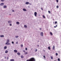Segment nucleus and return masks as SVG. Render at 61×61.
Here are the masks:
<instances>
[{"mask_svg": "<svg viewBox=\"0 0 61 61\" xmlns=\"http://www.w3.org/2000/svg\"><path fill=\"white\" fill-rule=\"evenodd\" d=\"M26 61H36V60L34 58H32L29 60H27Z\"/></svg>", "mask_w": 61, "mask_h": 61, "instance_id": "1", "label": "nucleus"}, {"mask_svg": "<svg viewBox=\"0 0 61 61\" xmlns=\"http://www.w3.org/2000/svg\"><path fill=\"white\" fill-rule=\"evenodd\" d=\"M9 40H7V41L6 43H5L6 45H10V43H9Z\"/></svg>", "mask_w": 61, "mask_h": 61, "instance_id": "2", "label": "nucleus"}, {"mask_svg": "<svg viewBox=\"0 0 61 61\" xmlns=\"http://www.w3.org/2000/svg\"><path fill=\"white\" fill-rule=\"evenodd\" d=\"M37 12H34V15L35 16H37V15H37Z\"/></svg>", "mask_w": 61, "mask_h": 61, "instance_id": "3", "label": "nucleus"}, {"mask_svg": "<svg viewBox=\"0 0 61 61\" xmlns=\"http://www.w3.org/2000/svg\"><path fill=\"white\" fill-rule=\"evenodd\" d=\"M14 52L15 53H17V51L16 50H14Z\"/></svg>", "mask_w": 61, "mask_h": 61, "instance_id": "4", "label": "nucleus"}, {"mask_svg": "<svg viewBox=\"0 0 61 61\" xmlns=\"http://www.w3.org/2000/svg\"><path fill=\"white\" fill-rule=\"evenodd\" d=\"M41 35L42 36H43V33L42 32L41 33Z\"/></svg>", "mask_w": 61, "mask_h": 61, "instance_id": "5", "label": "nucleus"}, {"mask_svg": "<svg viewBox=\"0 0 61 61\" xmlns=\"http://www.w3.org/2000/svg\"><path fill=\"white\" fill-rule=\"evenodd\" d=\"M16 24L17 25H19L20 23H19V22H16Z\"/></svg>", "mask_w": 61, "mask_h": 61, "instance_id": "6", "label": "nucleus"}, {"mask_svg": "<svg viewBox=\"0 0 61 61\" xmlns=\"http://www.w3.org/2000/svg\"><path fill=\"white\" fill-rule=\"evenodd\" d=\"M8 22L9 24H10V23H11L12 21H8Z\"/></svg>", "mask_w": 61, "mask_h": 61, "instance_id": "7", "label": "nucleus"}, {"mask_svg": "<svg viewBox=\"0 0 61 61\" xmlns=\"http://www.w3.org/2000/svg\"><path fill=\"white\" fill-rule=\"evenodd\" d=\"M4 49H7V47L6 46H5L4 47Z\"/></svg>", "mask_w": 61, "mask_h": 61, "instance_id": "8", "label": "nucleus"}, {"mask_svg": "<svg viewBox=\"0 0 61 61\" xmlns=\"http://www.w3.org/2000/svg\"><path fill=\"white\" fill-rule=\"evenodd\" d=\"M23 11H26V9H23Z\"/></svg>", "mask_w": 61, "mask_h": 61, "instance_id": "9", "label": "nucleus"}, {"mask_svg": "<svg viewBox=\"0 0 61 61\" xmlns=\"http://www.w3.org/2000/svg\"><path fill=\"white\" fill-rule=\"evenodd\" d=\"M17 54L18 55V56H20V53L19 52L17 53Z\"/></svg>", "mask_w": 61, "mask_h": 61, "instance_id": "10", "label": "nucleus"}, {"mask_svg": "<svg viewBox=\"0 0 61 61\" xmlns=\"http://www.w3.org/2000/svg\"><path fill=\"white\" fill-rule=\"evenodd\" d=\"M29 2H27L25 3V4H26V5H28V4H29Z\"/></svg>", "mask_w": 61, "mask_h": 61, "instance_id": "11", "label": "nucleus"}, {"mask_svg": "<svg viewBox=\"0 0 61 61\" xmlns=\"http://www.w3.org/2000/svg\"><path fill=\"white\" fill-rule=\"evenodd\" d=\"M3 7L4 8H6V7H7V6L6 5H4L3 6Z\"/></svg>", "mask_w": 61, "mask_h": 61, "instance_id": "12", "label": "nucleus"}, {"mask_svg": "<svg viewBox=\"0 0 61 61\" xmlns=\"http://www.w3.org/2000/svg\"><path fill=\"white\" fill-rule=\"evenodd\" d=\"M4 5V4L3 3H2L0 5Z\"/></svg>", "mask_w": 61, "mask_h": 61, "instance_id": "13", "label": "nucleus"}, {"mask_svg": "<svg viewBox=\"0 0 61 61\" xmlns=\"http://www.w3.org/2000/svg\"><path fill=\"white\" fill-rule=\"evenodd\" d=\"M42 17L43 18H46V17H45V15H43Z\"/></svg>", "mask_w": 61, "mask_h": 61, "instance_id": "14", "label": "nucleus"}, {"mask_svg": "<svg viewBox=\"0 0 61 61\" xmlns=\"http://www.w3.org/2000/svg\"><path fill=\"white\" fill-rule=\"evenodd\" d=\"M24 26L25 28H27V26L26 25H24Z\"/></svg>", "mask_w": 61, "mask_h": 61, "instance_id": "15", "label": "nucleus"}, {"mask_svg": "<svg viewBox=\"0 0 61 61\" xmlns=\"http://www.w3.org/2000/svg\"><path fill=\"white\" fill-rule=\"evenodd\" d=\"M0 37H4V36L3 35H0Z\"/></svg>", "mask_w": 61, "mask_h": 61, "instance_id": "16", "label": "nucleus"}, {"mask_svg": "<svg viewBox=\"0 0 61 61\" xmlns=\"http://www.w3.org/2000/svg\"><path fill=\"white\" fill-rule=\"evenodd\" d=\"M10 61H14V59H11L10 60Z\"/></svg>", "mask_w": 61, "mask_h": 61, "instance_id": "17", "label": "nucleus"}, {"mask_svg": "<svg viewBox=\"0 0 61 61\" xmlns=\"http://www.w3.org/2000/svg\"><path fill=\"white\" fill-rule=\"evenodd\" d=\"M5 53H8V51L6 50L5 51Z\"/></svg>", "mask_w": 61, "mask_h": 61, "instance_id": "18", "label": "nucleus"}, {"mask_svg": "<svg viewBox=\"0 0 61 61\" xmlns=\"http://www.w3.org/2000/svg\"><path fill=\"white\" fill-rule=\"evenodd\" d=\"M53 50H54L55 49V46H53Z\"/></svg>", "mask_w": 61, "mask_h": 61, "instance_id": "19", "label": "nucleus"}, {"mask_svg": "<svg viewBox=\"0 0 61 61\" xmlns=\"http://www.w3.org/2000/svg\"><path fill=\"white\" fill-rule=\"evenodd\" d=\"M50 34L51 36H52L53 35V34H52V32H50Z\"/></svg>", "mask_w": 61, "mask_h": 61, "instance_id": "20", "label": "nucleus"}, {"mask_svg": "<svg viewBox=\"0 0 61 61\" xmlns=\"http://www.w3.org/2000/svg\"><path fill=\"white\" fill-rule=\"evenodd\" d=\"M37 49H36L35 50V52H37Z\"/></svg>", "mask_w": 61, "mask_h": 61, "instance_id": "21", "label": "nucleus"}, {"mask_svg": "<svg viewBox=\"0 0 61 61\" xmlns=\"http://www.w3.org/2000/svg\"><path fill=\"white\" fill-rule=\"evenodd\" d=\"M57 26V25H56V26H54V28H56V27Z\"/></svg>", "mask_w": 61, "mask_h": 61, "instance_id": "22", "label": "nucleus"}, {"mask_svg": "<svg viewBox=\"0 0 61 61\" xmlns=\"http://www.w3.org/2000/svg\"><path fill=\"white\" fill-rule=\"evenodd\" d=\"M24 57V56H21V58H22Z\"/></svg>", "mask_w": 61, "mask_h": 61, "instance_id": "23", "label": "nucleus"}, {"mask_svg": "<svg viewBox=\"0 0 61 61\" xmlns=\"http://www.w3.org/2000/svg\"><path fill=\"white\" fill-rule=\"evenodd\" d=\"M58 61H60V59H59V58H58Z\"/></svg>", "mask_w": 61, "mask_h": 61, "instance_id": "24", "label": "nucleus"}, {"mask_svg": "<svg viewBox=\"0 0 61 61\" xmlns=\"http://www.w3.org/2000/svg\"><path fill=\"white\" fill-rule=\"evenodd\" d=\"M48 49L49 50H50V47H48Z\"/></svg>", "mask_w": 61, "mask_h": 61, "instance_id": "25", "label": "nucleus"}, {"mask_svg": "<svg viewBox=\"0 0 61 61\" xmlns=\"http://www.w3.org/2000/svg\"><path fill=\"white\" fill-rule=\"evenodd\" d=\"M56 56H58V54H57V53H56Z\"/></svg>", "mask_w": 61, "mask_h": 61, "instance_id": "26", "label": "nucleus"}, {"mask_svg": "<svg viewBox=\"0 0 61 61\" xmlns=\"http://www.w3.org/2000/svg\"><path fill=\"white\" fill-rule=\"evenodd\" d=\"M15 37H16V38H17L18 37V36H16Z\"/></svg>", "mask_w": 61, "mask_h": 61, "instance_id": "27", "label": "nucleus"}, {"mask_svg": "<svg viewBox=\"0 0 61 61\" xmlns=\"http://www.w3.org/2000/svg\"><path fill=\"white\" fill-rule=\"evenodd\" d=\"M1 0V2H4V1H5V0Z\"/></svg>", "mask_w": 61, "mask_h": 61, "instance_id": "28", "label": "nucleus"}, {"mask_svg": "<svg viewBox=\"0 0 61 61\" xmlns=\"http://www.w3.org/2000/svg\"><path fill=\"white\" fill-rule=\"evenodd\" d=\"M48 12L49 13V14H50V13H51V12H50V11H48Z\"/></svg>", "mask_w": 61, "mask_h": 61, "instance_id": "29", "label": "nucleus"}, {"mask_svg": "<svg viewBox=\"0 0 61 61\" xmlns=\"http://www.w3.org/2000/svg\"><path fill=\"white\" fill-rule=\"evenodd\" d=\"M56 2H57V3L58 2V0H56Z\"/></svg>", "mask_w": 61, "mask_h": 61, "instance_id": "30", "label": "nucleus"}, {"mask_svg": "<svg viewBox=\"0 0 61 61\" xmlns=\"http://www.w3.org/2000/svg\"><path fill=\"white\" fill-rule=\"evenodd\" d=\"M21 47H23V45H21Z\"/></svg>", "mask_w": 61, "mask_h": 61, "instance_id": "31", "label": "nucleus"}, {"mask_svg": "<svg viewBox=\"0 0 61 61\" xmlns=\"http://www.w3.org/2000/svg\"><path fill=\"white\" fill-rule=\"evenodd\" d=\"M12 44H14V42L13 41H12V42H11Z\"/></svg>", "mask_w": 61, "mask_h": 61, "instance_id": "32", "label": "nucleus"}, {"mask_svg": "<svg viewBox=\"0 0 61 61\" xmlns=\"http://www.w3.org/2000/svg\"><path fill=\"white\" fill-rule=\"evenodd\" d=\"M51 59H53V57H51Z\"/></svg>", "mask_w": 61, "mask_h": 61, "instance_id": "33", "label": "nucleus"}, {"mask_svg": "<svg viewBox=\"0 0 61 61\" xmlns=\"http://www.w3.org/2000/svg\"><path fill=\"white\" fill-rule=\"evenodd\" d=\"M23 51V52H24V53H25V50Z\"/></svg>", "mask_w": 61, "mask_h": 61, "instance_id": "34", "label": "nucleus"}, {"mask_svg": "<svg viewBox=\"0 0 61 61\" xmlns=\"http://www.w3.org/2000/svg\"><path fill=\"white\" fill-rule=\"evenodd\" d=\"M58 7H59L58 6H56V8H58Z\"/></svg>", "mask_w": 61, "mask_h": 61, "instance_id": "35", "label": "nucleus"}, {"mask_svg": "<svg viewBox=\"0 0 61 61\" xmlns=\"http://www.w3.org/2000/svg\"><path fill=\"white\" fill-rule=\"evenodd\" d=\"M55 24H57V21H55Z\"/></svg>", "mask_w": 61, "mask_h": 61, "instance_id": "36", "label": "nucleus"}, {"mask_svg": "<svg viewBox=\"0 0 61 61\" xmlns=\"http://www.w3.org/2000/svg\"><path fill=\"white\" fill-rule=\"evenodd\" d=\"M43 57L44 58H46V57H45V56H44Z\"/></svg>", "mask_w": 61, "mask_h": 61, "instance_id": "37", "label": "nucleus"}, {"mask_svg": "<svg viewBox=\"0 0 61 61\" xmlns=\"http://www.w3.org/2000/svg\"><path fill=\"white\" fill-rule=\"evenodd\" d=\"M16 44H18V42H16Z\"/></svg>", "mask_w": 61, "mask_h": 61, "instance_id": "38", "label": "nucleus"}, {"mask_svg": "<svg viewBox=\"0 0 61 61\" xmlns=\"http://www.w3.org/2000/svg\"><path fill=\"white\" fill-rule=\"evenodd\" d=\"M41 9L42 10H43V9L42 8H41Z\"/></svg>", "mask_w": 61, "mask_h": 61, "instance_id": "39", "label": "nucleus"}, {"mask_svg": "<svg viewBox=\"0 0 61 61\" xmlns=\"http://www.w3.org/2000/svg\"><path fill=\"white\" fill-rule=\"evenodd\" d=\"M25 54H27V52H26L25 53Z\"/></svg>", "mask_w": 61, "mask_h": 61, "instance_id": "40", "label": "nucleus"}, {"mask_svg": "<svg viewBox=\"0 0 61 61\" xmlns=\"http://www.w3.org/2000/svg\"><path fill=\"white\" fill-rule=\"evenodd\" d=\"M29 4L30 5H32V4L31 3H29Z\"/></svg>", "mask_w": 61, "mask_h": 61, "instance_id": "41", "label": "nucleus"}, {"mask_svg": "<svg viewBox=\"0 0 61 61\" xmlns=\"http://www.w3.org/2000/svg\"><path fill=\"white\" fill-rule=\"evenodd\" d=\"M10 26H12V24H10Z\"/></svg>", "mask_w": 61, "mask_h": 61, "instance_id": "42", "label": "nucleus"}, {"mask_svg": "<svg viewBox=\"0 0 61 61\" xmlns=\"http://www.w3.org/2000/svg\"><path fill=\"white\" fill-rule=\"evenodd\" d=\"M25 49L26 50H27V48H25Z\"/></svg>", "mask_w": 61, "mask_h": 61, "instance_id": "43", "label": "nucleus"}, {"mask_svg": "<svg viewBox=\"0 0 61 61\" xmlns=\"http://www.w3.org/2000/svg\"><path fill=\"white\" fill-rule=\"evenodd\" d=\"M12 12H15V10H12Z\"/></svg>", "mask_w": 61, "mask_h": 61, "instance_id": "44", "label": "nucleus"}, {"mask_svg": "<svg viewBox=\"0 0 61 61\" xmlns=\"http://www.w3.org/2000/svg\"><path fill=\"white\" fill-rule=\"evenodd\" d=\"M40 30H42V29H41V28H40Z\"/></svg>", "mask_w": 61, "mask_h": 61, "instance_id": "45", "label": "nucleus"}, {"mask_svg": "<svg viewBox=\"0 0 61 61\" xmlns=\"http://www.w3.org/2000/svg\"><path fill=\"white\" fill-rule=\"evenodd\" d=\"M37 46H39V45H38Z\"/></svg>", "mask_w": 61, "mask_h": 61, "instance_id": "46", "label": "nucleus"}, {"mask_svg": "<svg viewBox=\"0 0 61 61\" xmlns=\"http://www.w3.org/2000/svg\"><path fill=\"white\" fill-rule=\"evenodd\" d=\"M5 59H6V57H5Z\"/></svg>", "mask_w": 61, "mask_h": 61, "instance_id": "47", "label": "nucleus"}, {"mask_svg": "<svg viewBox=\"0 0 61 61\" xmlns=\"http://www.w3.org/2000/svg\"><path fill=\"white\" fill-rule=\"evenodd\" d=\"M9 15H11V14H10Z\"/></svg>", "mask_w": 61, "mask_h": 61, "instance_id": "48", "label": "nucleus"}]
</instances>
